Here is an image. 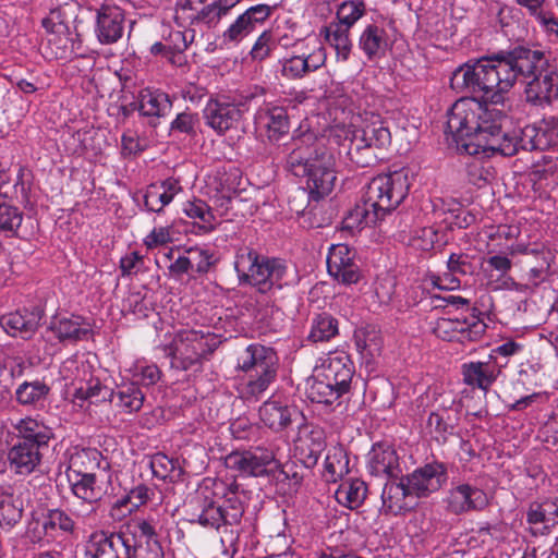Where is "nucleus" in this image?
I'll return each mask as SVG.
<instances>
[{"label":"nucleus","mask_w":558,"mask_h":558,"mask_svg":"<svg viewBox=\"0 0 558 558\" xmlns=\"http://www.w3.org/2000/svg\"><path fill=\"white\" fill-rule=\"evenodd\" d=\"M295 413L296 410L293 407L274 398L265 401L258 410L260 421L275 432L287 428L292 422V415Z\"/></svg>","instance_id":"nucleus-26"},{"label":"nucleus","mask_w":558,"mask_h":558,"mask_svg":"<svg viewBox=\"0 0 558 558\" xmlns=\"http://www.w3.org/2000/svg\"><path fill=\"white\" fill-rule=\"evenodd\" d=\"M68 11V7H59L51 10L49 15L43 20V26L46 31L68 32L71 23Z\"/></svg>","instance_id":"nucleus-60"},{"label":"nucleus","mask_w":558,"mask_h":558,"mask_svg":"<svg viewBox=\"0 0 558 558\" xmlns=\"http://www.w3.org/2000/svg\"><path fill=\"white\" fill-rule=\"evenodd\" d=\"M517 142L520 143V149L523 150H543L550 145L547 128H535L527 125L517 134Z\"/></svg>","instance_id":"nucleus-51"},{"label":"nucleus","mask_w":558,"mask_h":558,"mask_svg":"<svg viewBox=\"0 0 558 558\" xmlns=\"http://www.w3.org/2000/svg\"><path fill=\"white\" fill-rule=\"evenodd\" d=\"M356 351L361 359L371 363L376 356L380 355L383 340L380 332L373 326L359 328L353 335Z\"/></svg>","instance_id":"nucleus-32"},{"label":"nucleus","mask_w":558,"mask_h":558,"mask_svg":"<svg viewBox=\"0 0 558 558\" xmlns=\"http://www.w3.org/2000/svg\"><path fill=\"white\" fill-rule=\"evenodd\" d=\"M69 482L71 483L73 494L77 498L88 502L90 511H95L93 505L100 500L102 496L101 487L96 484V475L94 473L85 474L71 478Z\"/></svg>","instance_id":"nucleus-44"},{"label":"nucleus","mask_w":558,"mask_h":558,"mask_svg":"<svg viewBox=\"0 0 558 558\" xmlns=\"http://www.w3.org/2000/svg\"><path fill=\"white\" fill-rule=\"evenodd\" d=\"M265 126L267 136L270 141H279L283 135L289 133L290 121L287 109L282 107H274L265 112Z\"/></svg>","instance_id":"nucleus-49"},{"label":"nucleus","mask_w":558,"mask_h":558,"mask_svg":"<svg viewBox=\"0 0 558 558\" xmlns=\"http://www.w3.org/2000/svg\"><path fill=\"white\" fill-rule=\"evenodd\" d=\"M15 428L19 433L16 437V440L19 441H25L47 448L50 439L52 438L50 428L31 417L20 420Z\"/></svg>","instance_id":"nucleus-36"},{"label":"nucleus","mask_w":558,"mask_h":558,"mask_svg":"<svg viewBox=\"0 0 558 558\" xmlns=\"http://www.w3.org/2000/svg\"><path fill=\"white\" fill-rule=\"evenodd\" d=\"M325 471L328 480L336 482L349 472V459L341 447L330 449L325 459Z\"/></svg>","instance_id":"nucleus-53"},{"label":"nucleus","mask_w":558,"mask_h":558,"mask_svg":"<svg viewBox=\"0 0 558 558\" xmlns=\"http://www.w3.org/2000/svg\"><path fill=\"white\" fill-rule=\"evenodd\" d=\"M343 395L322 372L307 379L306 396L312 402L329 405Z\"/></svg>","instance_id":"nucleus-35"},{"label":"nucleus","mask_w":558,"mask_h":558,"mask_svg":"<svg viewBox=\"0 0 558 558\" xmlns=\"http://www.w3.org/2000/svg\"><path fill=\"white\" fill-rule=\"evenodd\" d=\"M183 211L189 218L198 220L196 225L203 233L211 232L219 223L211 208L202 199L186 202Z\"/></svg>","instance_id":"nucleus-43"},{"label":"nucleus","mask_w":558,"mask_h":558,"mask_svg":"<svg viewBox=\"0 0 558 558\" xmlns=\"http://www.w3.org/2000/svg\"><path fill=\"white\" fill-rule=\"evenodd\" d=\"M59 529L64 533H73L75 522L61 509H50L44 515L41 523L36 522V526L31 530L33 541H40L44 536H52L53 532Z\"/></svg>","instance_id":"nucleus-29"},{"label":"nucleus","mask_w":558,"mask_h":558,"mask_svg":"<svg viewBox=\"0 0 558 558\" xmlns=\"http://www.w3.org/2000/svg\"><path fill=\"white\" fill-rule=\"evenodd\" d=\"M367 469L371 475L398 478L402 474L396 449L388 444L378 442L368 452Z\"/></svg>","instance_id":"nucleus-22"},{"label":"nucleus","mask_w":558,"mask_h":558,"mask_svg":"<svg viewBox=\"0 0 558 558\" xmlns=\"http://www.w3.org/2000/svg\"><path fill=\"white\" fill-rule=\"evenodd\" d=\"M276 362H279V359L275 349L262 343H252L239 353L235 368L247 373Z\"/></svg>","instance_id":"nucleus-28"},{"label":"nucleus","mask_w":558,"mask_h":558,"mask_svg":"<svg viewBox=\"0 0 558 558\" xmlns=\"http://www.w3.org/2000/svg\"><path fill=\"white\" fill-rule=\"evenodd\" d=\"M409 189V170L404 168L373 178L366 186L363 204L356 205L347 221L359 220V223L366 226L375 225L403 202ZM348 227L353 226L348 223Z\"/></svg>","instance_id":"nucleus-4"},{"label":"nucleus","mask_w":558,"mask_h":558,"mask_svg":"<svg viewBox=\"0 0 558 558\" xmlns=\"http://www.w3.org/2000/svg\"><path fill=\"white\" fill-rule=\"evenodd\" d=\"M150 494H153V490L149 487L144 484H140L132 488L124 497L117 500L114 507L121 508L131 505L128 509V511L131 512L132 510L145 505L150 499Z\"/></svg>","instance_id":"nucleus-58"},{"label":"nucleus","mask_w":558,"mask_h":558,"mask_svg":"<svg viewBox=\"0 0 558 558\" xmlns=\"http://www.w3.org/2000/svg\"><path fill=\"white\" fill-rule=\"evenodd\" d=\"M51 331L61 342H77L90 335L88 327H83V320L76 317H56L50 324Z\"/></svg>","instance_id":"nucleus-34"},{"label":"nucleus","mask_w":558,"mask_h":558,"mask_svg":"<svg viewBox=\"0 0 558 558\" xmlns=\"http://www.w3.org/2000/svg\"><path fill=\"white\" fill-rule=\"evenodd\" d=\"M426 427L436 440L446 441L447 435L451 434L453 427L448 424L444 415L437 412H432L427 418Z\"/></svg>","instance_id":"nucleus-61"},{"label":"nucleus","mask_w":558,"mask_h":558,"mask_svg":"<svg viewBox=\"0 0 558 558\" xmlns=\"http://www.w3.org/2000/svg\"><path fill=\"white\" fill-rule=\"evenodd\" d=\"M381 500L384 512L395 515L409 512L417 505V498L411 492L404 476L400 482L389 481L385 484Z\"/></svg>","instance_id":"nucleus-21"},{"label":"nucleus","mask_w":558,"mask_h":558,"mask_svg":"<svg viewBox=\"0 0 558 558\" xmlns=\"http://www.w3.org/2000/svg\"><path fill=\"white\" fill-rule=\"evenodd\" d=\"M332 132L339 140L349 142L348 158L359 168L376 165L380 151L391 143V133L378 117L360 126L352 123L336 125Z\"/></svg>","instance_id":"nucleus-5"},{"label":"nucleus","mask_w":558,"mask_h":558,"mask_svg":"<svg viewBox=\"0 0 558 558\" xmlns=\"http://www.w3.org/2000/svg\"><path fill=\"white\" fill-rule=\"evenodd\" d=\"M144 399V393L135 383L124 385L116 392H110V402L126 413L140 411Z\"/></svg>","instance_id":"nucleus-41"},{"label":"nucleus","mask_w":558,"mask_h":558,"mask_svg":"<svg viewBox=\"0 0 558 558\" xmlns=\"http://www.w3.org/2000/svg\"><path fill=\"white\" fill-rule=\"evenodd\" d=\"M50 393V387L43 380L24 381L15 390V400L23 407L41 405Z\"/></svg>","instance_id":"nucleus-38"},{"label":"nucleus","mask_w":558,"mask_h":558,"mask_svg":"<svg viewBox=\"0 0 558 558\" xmlns=\"http://www.w3.org/2000/svg\"><path fill=\"white\" fill-rule=\"evenodd\" d=\"M44 311L35 306L32 310H19L0 316V326L11 337L29 339L40 326Z\"/></svg>","instance_id":"nucleus-20"},{"label":"nucleus","mask_w":558,"mask_h":558,"mask_svg":"<svg viewBox=\"0 0 558 558\" xmlns=\"http://www.w3.org/2000/svg\"><path fill=\"white\" fill-rule=\"evenodd\" d=\"M525 82L526 101L532 105H548L558 97V72L550 64Z\"/></svg>","instance_id":"nucleus-15"},{"label":"nucleus","mask_w":558,"mask_h":558,"mask_svg":"<svg viewBox=\"0 0 558 558\" xmlns=\"http://www.w3.org/2000/svg\"><path fill=\"white\" fill-rule=\"evenodd\" d=\"M353 373V363L344 352L330 356L327 365L322 371V374L327 377L328 381H331L340 392L344 393L350 389Z\"/></svg>","instance_id":"nucleus-27"},{"label":"nucleus","mask_w":558,"mask_h":558,"mask_svg":"<svg viewBox=\"0 0 558 558\" xmlns=\"http://www.w3.org/2000/svg\"><path fill=\"white\" fill-rule=\"evenodd\" d=\"M98 456L99 452L95 449H76L71 453L69 459L66 469L68 478L71 480L85 474H93V469L98 464Z\"/></svg>","instance_id":"nucleus-42"},{"label":"nucleus","mask_w":558,"mask_h":558,"mask_svg":"<svg viewBox=\"0 0 558 558\" xmlns=\"http://www.w3.org/2000/svg\"><path fill=\"white\" fill-rule=\"evenodd\" d=\"M144 206L148 211L154 213H161L163 207L167 206L158 183H151L147 186L144 194Z\"/></svg>","instance_id":"nucleus-64"},{"label":"nucleus","mask_w":558,"mask_h":558,"mask_svg":"<svg viewBox=\"0 0 558 558\" xmlns=\"http://www.w3.org/2000/svg\"><path fill=\"white\" fill-rule=\"evenodd\" d=\"M276 5L256 4L246 9L236 20L223 32L225 41L239 43L255 28L263 24L271 14Z\"/></svg>","instance_id":"nucleus-17"},{"label":"nucleus","mask_w":558,"mask_h":558,"mask_svg":"<svg viewBox=\"0 0 558 558\" xmlns=\"http://www.w3.org/2000/svg\"><path fill=\"white\" fill-rule=\"evenodd\" d=\"M234 269L240 283H248L260 293H267L274 288L281 289L288 284L287 266L282 260L259 256L250 247H242L236 252Z\"/></svg>","instance_id":"nucleus-6"},{"label":"nucleus","mask_w":558,"mask_h":558,"mask_svg":"<svg viewBox=\"0 0 558 558\" xmlns=\"http://www.w3.org/2000/svg\"><path fill=\"white\" fill-rule=\"evenodd\" d=\"M95 33L104 45L117 43L124 31V12L121 8L111 3H104L97 10Z\"/></svg>","instance_id":"nucleus-18"},{"label":"nucleus","mask_w":558,"mask_h":558,"mask_svg":"<svg viewBox=\"0 0 558 558\" xmlns=\"http://www.w3.org/2000/svg\"><path fill=\"white\" fill-rule=\"evenodd\" d=\"M338 333V322L330 314H318L312 325L310 339L314 342L328 341Z\"/></svg>","instance_id":"nucleus-54"},{"label":"nucleus","mask_w":558,"mask_h":558,"mask_svg":"<svg viewBox=\"0 0 558 558\" xmlns=\"http://www.w3.org/2000/svg\"><path fill=\"white\" fill-rule=\"evenodd\" d=\"M464 154L477 155L493 151L506 157H511L520 150V143L517 142V133L501 132L500 121H496V129L488 130L487 134L478 144H463Z\"/></svg>","instance_id":"nucleus-16"},{"label":"nucleus","mask_w":558,"mask_h":558,"mask_svg":"<svg viewBox=\"0 0 558 558\" xmlns=\"http://www.w3.org/2000/svg\"><path fill=\"white\" fill-rule=\"evenodd\" d=\"M197 124V113L184 111L179 113L177 118L171 122L170 130L171 132H179L193 136L196 134L195 128Z\"/></svg>","instance_id":"nucleus-63"},{"label":"nucleus","mask_w":558,"mask_h":558,"mask_svg":"<svg viewBox=\"0 0 558 558\" xmlns=\"http://www.w3.org/2000/svg\"><path fill=\"white\" fill-rule=\"evenodd\" d=\"M326 31L328 41L336 49L337 59L345 62L350 57L352 48L349 37L350 28L331 23Z\"/></svg>","instance_id":"nucleus-50"},{"label":"nucleus","mask_w":558,"mask_h":558,"mask_svg":"<svg viewBox=\"0 0 558 558\" xmlns=\"http://www.w3.org/2000/svg\"><path fill=\"white\" fill-rule=\"evenodd\" d=\"M365 13L363 1H344L337 11L338 25L351 28Z\"/></svg>","instance_id":"nucleus-57"},{"label":"nucleus","mask_w":558,"mask_h":558,"mask_svg":"<svg viewBox=\"0 0 558 558\" xmlns=\"http://www.w3.org/2000/svg\"><path fill=\"white\" fill-rule=\"evenodd\" d=\"M246 107L228 96L211 97L203 111L206 124L219 135L236 130L243 120Z\"/></svg>","instance_id":"nucleus-10"},{"label":"nucleus","mask_w":558,"mask_h":558,"mask_svg":"<svg viewBox=\"0 0 558 558\" xmlns=\"http://www.w3.org/2000/svg\"><path fill=\"white\" fill-rule=\"evenodd\" d=\"M210 492L205 489L197 492L191 504L195 506L191 522H197L204 527L219 530L223 525H235L241 522L244 507L241 499L232 494L218 505Z\"/></svg>","instance_id":"nucleus-8"},{"label":"nucleus","mask_w":558,"mask_h":558,"mask_svg":"<svg viewBox=\"0 0 558 558\" xmlns=\"http://www.w3.org/2000/svg\"><path fill=\"white\" fill-rule=\"evenodd\" d=\"M228 469L236 471L241 476H270L279 470V462L272 450L255 447L250 450L232 451L225 458Z\"/></svg>","instance_id":"nucleus-9"},{"label":"nucleus","mask_w":558,"mask_h":558,"mask_svg":"<svg viewBox=\"0 0 558 558\" xmlns=\"http://www.w3.org/2000/svg\"><path fill=\"white\" fill-rule=\"evenodd\" d=\"M47 45L51 56L56 59H69L75 50L77 34H73L71 29L68 32L47 31Z\"/></svg>","instance_id":"nucleus-45"},{"label":"nucleus","mask_w":558,"mask_h":558,"mask_svg":"<svg viewBox=\"0 0 558 558\" xmlns=\"http://www.w3.org/2000/svg\"><path fill=\"white\" fill-rule=\"evenodd\" d=\"M45 447L15 440L8 451L7 458L11 471L17 475H29L41 462V450Z\"/></svg>","instance_id":"nucleus-23"},{"label":"nucleus","mask_w":558,"mask_h":558,"mask_svg":"<svg viewBox=\"0 0 558 558\" xmlns=\"http://www.w3.org/2000/svg\"><path fill=\"white\" fill-rule=\"evenodd\" d=\"M526 521L530 525L542 524L541 529H531L533 535H547L558 524V500L545 499L541 502H532L526 511Z\"/></svg>","instance_id":"nucleus-24"},{"label":"nucleus","mask_w":558,"mask_h":558,"mask_svg":"<svg viewBox=\"0 0 558 558\" xmlns=\"http://www.w3.org/2000/svg\"><path fill=\"white\" fill-rule=\"evenodd\" d=\"M513 252L522 253L524 255L523 263L525 266L541 267V265H544L547 269H550V266L556 258L555 252L544 244H517Z\"/></svg>","instance_id":"nucleus-47"},{"label":"nucleus","mask_w":558,"mask_h":558,"mask_svg":"<svg viewBox=\"0 0 558 558\" xmlns=\"http://www.w3.org/2000/svg\"><path fill=\"white\" fill-rule=\"evenodd\" d=\"M172 101L166 93L145 90L141 93L138 111L145 117H163L170 112Z\"/></svg>","instance_id":"nucleus-40"},{"label":"nucleus","mask_w":558,"mask_h":558,"mask_svg":"<svg viewBox=\"0 0 558 558\" xmlns=\"http://www.w3.org/2000/svg\"><path fill=\"white\" fill-rule=\"evenodd\" d=\"M328 274L343 284L356 283L361 271L355 263V252L347 244L332 245L327 256Z\"/></svg>","instance_id":"nucleus-13"},{"label":"nucleus","mask_w":558,"mask_h":558,"mask_svg":"<svg viewBox=\"0 0 558 558\" xmlns=\"http://www.w3.org/2000/svg\"><path fill=\"white\" fill-rule=\"evenodd\" d=\"M367 486L360 478H350L341 483L336 490V499L349 509L359 508L366 498Z\"/></svg>","instance_id":"nucleus-39"},{"label":"nucleus","mask_w":558,"mask_h":558,"mask_svg":"<svg viewBox=\"0 0 558 558\" xmlns=\"http://www.w3.org/2000/svg\"><path fill=\"white\" fill-rule=\"evenodd\" d=\"M404 478L417 499L427 497L439 490L447 482V468L440 462L427 463L404 476Z\"/></svg>","instance_id":"nucleus-14"},{"label":"nucleus","mask_w":558,"mask_h":558,"mask_svg":"<svg viewBox=\"0 0 558 558\" xmlns=\"http://www.w3.org/2000/svg\"><path fill=\"white\" fill-rule=\"evenodd\" d=\"M278 371L279 362H276L247 372V380L241 390L242 397L247 400L259 399L276 383Z\"/></svg>","instance_id":"nucleus-25"},{"label":"nucleus","mask_w":558,"mask_h":558,"mask_svg":"<svg viewBox=\"0 0 558 558\" xmlns=\"http://www.w3.org/2000/svg\"><path fill=\"white\" fill-rule=\"evenodd\" d=\"M359 47L368 60L380 58L385 54L388 47L386 31L376 24L367 25L360 36Z\"/></svg>","instance_id":"nucleus-31"},{"label":"nucleus","mask_w":558,"mask_h":558,"mask_svg":"<svg viewBox=\"0 0 558 558\" xmlns=\"http://www.w3.org/2000/svg\"><path fill=\"white\" fill-rule=\"evenodd\" d=\"M23 221V213L19 207L9 204L0 205V232L8 238L17 235Z\"/></svg>","instance_id":"nucleus-55"},{"label":"nucleus","mask_w":558,"mask_h":558,"mask_svg":"<svg viewBox=\"0 0 558 558\" xmlns=\"http://www.w3.org/2000/svg\"><path fill=\"white\" fill-rule=\"evenodd\" d=\"M150 469L155 477L177 481L183 474L178 460L170 459L163 453H156L150 460Z\"/></svg>","instance_id":"nucleus-52"},{"label":"nucleus","mask_w":558,"mask_h":558,"mask_svg":"<svg viewBox=\"0 0 558 558\" xmlns=\"http://www.w3.org/2000/svg\"><path fill=\"white\" fill-rule=\"evenodd\" d=\"M308 73V63L306 62L305 54L290 56L282 60L281 74L283 77L290 80H299Z\"/></svg>","instance_id":"nucleus-59"},{"label":"nucleus","mask_w":558,"mask_h":558,"mask_svg":"<svg viewBox=\"0 0 558 558\" xmlns=\"http://www.w3.org/2000/svg\"><path fill=\"white\" fill-rule=\"evenodd\" d=\"M23 500L8 490L0 492V527L10 530L23 517Z\"/></svg>","instance_id":"nucleus-37"},{"label":"nucleus","mask_w":558,"mask_h":558,"mask_svg":"<svg viewBox=\"0 0 558 558\" xmlns=\"http://www.w3.org/2000/svg\"><path fill=\"white\" fill-rule=\"evenodd\" d=\"M286 158V169L293 175L306 178L308 198L328 196L337 181L336 158L323 140L307 133L293 141Z\"/></svg>","instance_id":"nucleus-2"},{"label":"nucleus","mask_w":558,"mask_h":558,"mask_svg":"<svg viewBox=\"0 0 558 558\" xmlns=\"http://www.w3.org/2000/svg\"><path fill=\"white\" fill-rule=\"evenodd\" d=\"M326 448V436L322 428L312 429L301 440V453L306 466H314Z\"/></svg>","instance_id":"nucleus-46"},{"label":"nucleus","mask_w":558,"mask_h":558,"mask_svg":"<svg viewBox=\"0 0 558 558\" xmlns=\"http://www.w3.org/2000/svg\"><path fill=\"white\" fill-rule=\"evenodd\" d=\"M187 254L192 260V269L195 268L198 274H206L216 263L214 254L204 248L191 247L187 250Z\"/></svg>","instance_id":"nucleus-62"},{"label":"nucleus","mask_w":558,"mask_h":558,"mask_svg":"<svg viewBox=\"0 0 558 558\" xmlns=\"http://www.w3.org/2000/svg\"><path fill=\"white\" fill-rule=\"evenodd\" d=\"M488 506L486 493L470 484H459L452 487L447 499V509L453 514L481 511Z\"/></svg>","instance_id":"nucleus-19"},{"label":"nucleus","mask_w":558,"mask_h":558,"mask_svg":"<svg viewBox=\"0 0 558 558\" xmlns=\"http://www.w3.org/2000/svg\"><path fill=\"white\" fill-rule=\"evenodd\" d=\"M86 558H163V551L155 544L153 551L144 553L137 548L134 537L123 530L108 532L95 531L85 544Z\"/></svg>","instance_id":"nucleus-7"},{"label":"nucleus","mask_w":558,"mask_h":558,"mask_svg":"<svg viewBox=\"0 0 558 558\" xmlns=\"http://www.w3.org/2000/svg\"><path fill=\"white\" fill-rule=\"evenodd\" d=\"M123 532H126L128 534L132 535L134 538L136 535L140 537H144L146 539L147 546L142 547L137 546V548H141L144 553H150L153 551L155 544L162 550V547L160 543L158 542V534L156 532V526L151 520L146 519H133L126 526ZM136 543V541L134 539Z\"/></svg>","instance_id":"nucleus-48"},{"label":"nucleus","mask_w":558,"mask_h":558,"mask_svg":"<svg viewBox=\"0 0 558 558\" xmlns=\"http://www.w3.org/2000/svg\"><path fill=\"white\" fill-rule=\"evenodd\" d=\"M204 347L203 336L198 331H179L168 348L171 367L180 371L199 367L202 365Z\"/></svg>","instance_id":"nucleus-11"},{"label":"nucleus","mask_w":558,"mask_h":558,"mask_svg":"<svg viewBox=\"0 0 558 558\" xmlns=\"http://www.w3.org/2000/svg\"><path fill=\"white\" fill-rule=\"evenodd\" d=\"M457 100L448 112L445 133L447 140L451 136L459 151L464 153L463 144H478L488 130L496 129V121H501L500 110L492 109L480 96L470 94Z\"/></svg>","instance_id":"nucleus-3"},{"label":"nucleus","mask_w":558,"mask_h":558,"mask_svg":"<svg viewBox=\"0 0 558 558\" xmlns=\"http://www.w3.org/2000/svg\"><path fill=\"white\" fill-rule=\"evenodd\" d=\"M478 310L473 307L470 317L440 318L434 327L438 338L447 341H476L485 332L486 325L478 318Z\"/></svg>","instance_id":"nucleus-12"},{"label":"nucleus","mask_w":558,"mask_h":558,"mask_svg":"<svg viewBox=\"0 0 558 558\" xmlns=\"http://www.w3.org/2000/svg\"><path fill=\"white\" fill-rule=\"evenodd\" d=\"M239 0H215L197 12L196 20L208 25L216 24L238 4Z\"/></svg>","instance_id":"nucleus-56"},{"label":"nucleus","mask_w":558,"mask_h":558,"mask_svg":"<svg viewBox=\"0 0 558 558\" xmlns=\"http://www.w3.org/2000/svg\"><path fill=\"white\" fill-rule=\"evenodd\" d=\"M89 368L90 366L88 364H82L84 376L76 380L74 397L81 400H90L92 402L110 400V392H112V390L104 386L99 378L94 377L92 374L86 377L87 373H89Z\"/></svg>","instance_id":"nucleus-33"},{"label":"nucleus","mask_w":558,"mask_h":558,"mask_svg":"<svg viewBox=\"0 0 558 558\" xmlns=\"http://www.w3.org/2000/svg\"><path fill=\"white\" fill-rule=\"evenodd\" d=\"M499 366L485 362H471L462 365L463 380L469 386L477 387L485 392L500 375Z\"/></svg>","instance_id":"nucleus-30"},{"label":"nucleus","mask_w":558,"mask_h":558,"mask_svg":"<svg viewBox=\"0 0 558 558\" xmlns=\"http://www.w3.org/2000/svg\"><path fill=\"white\" fill-rule=\"evenodd\" d=\"M548 64L543 51L518 46L460 65L452 73L450 87L457 93L473 94L497 105L504 101V95L518 78L526 81Z\"/></svg>","instance_id":"nucleus-1"}]
</instances>
